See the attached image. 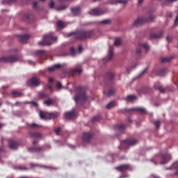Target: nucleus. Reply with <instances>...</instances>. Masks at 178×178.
I'll return each instance as SVG.
<instances>
[{"label": "nucleus", "instance_id": "obj_1", "mask_svg": "<svg viewBox=\"0 0 178 178\" xmlns=\"http://www.w3.org/2000/svg\"><path fill=\"white\" fill-rule=\"evenodd\" d=\"M70 35H75V38L76 40H84L86 39L91 38L93 36V31H79L75 32V33H70Z\"/></svg>", "mask_w": 178, "mask_h": 178}, {"label": "nucleus", "instance_id": "obj_2", "mask_svg": "<svg viewBox=\"0 0 178 178\" xmlns=\"http://www.w3.org/2000/svg\"><path fill=\"white\" fill-rule=\"evenodd\" d=\"M86 99H88V97L86 96V92L84 89L82 88V86L76 87V95H75V102L76 104H81L82 102H86Z\"/></svg>", "mask_w": 178, "mask_h": 178}, {"label": "nucleus", "instance_id": "obj_3", "mask_svg": "<svg viewBox=\"0 0 178 178\" xmlns=\"http://www.w3.org/2000/svg\"><path fill=\"white\" fill-rule=\"evenodd\" d=\"M58 116H60V114L56 112L49 113L43 111H39V118L41 120H54L57 118Z\"/></svg>", "mask_w": 178, "mask_h": 178}, {"label": "nucleus", "instance_id": "obj_4", "mask_svg": "<svg viewBox=\"0 0 178 178\" xmlns=\"http://www.w3.org/2000/svg\"><path fill=\"white\" fill-rule=\"evenodd\" d=\"M56 41V37L52 36L51 34L45 35L43 36V40L39 42L40 46H50L52 42Z\"/></svg>", "mask_w": 178, "mask_h": 178}, {"label": "nucleus", "instance_id": "obj_5", "mask_svg": "<svg viewBox=\"0 0 178 178\" xmlns=\"http://www.w3.org/2000/svg\"><path fill=\"white\" fill-rule=\"evenodd\" d=\"M153 20V15H149V17H138L136 18V20L133 22V26H139L142 24H145L146 22H151Z\"/></svg>", "mask_w": 178, "mask_h": 178}, {"label": "nucleus", "instance_id": "obj_6", "mask_svg": "<svg viewBox=\"0 0 178 178\" xmlns=\"http://www.w3.org/2000/svg\"><path fill=\"white\" fill-rule=\"evenodd\" d=\"M108 12L106 9H101V8H93L92 10H90L88 14H90V15L93 16H99L103 15L104 14H106V13Z\"/></svg>", "mask_w": 178, "mask_h": 178}, {"label": "nucleus", "instance_id": "obj_7", "mask_svg": "<svg viewBox=\"0 0 178 178\" xmlns=\"http://www.w3.org/2000/svg\"><path fill=\"white\" fill-rule=\"evenodd\" d=\"M18 60L19 58L15 56L0 57V62L6 63H13L15 62H17V60Z\"/></svg>", "mask_w": 178, "mask_h": 178}, {"label": "nucleus", "instance_id": "obj_8", "mask_svg": "<svg viewBox=\"0 0 178 178\" xmlns=\"http://www.w3.org/2000/svg\"><path fill=\"white\" fill-rule=\"evenodd\" d=\"M82 74V67L79 65H76L75 68L71 69L67 73V76H73L74 74Z\"/></svg>", "mask_w": 178, "mask_h": 178}, {"label": "nucleus", "instance_id": "obj_9", "mask_svg": "<svg viewBox=\"0 0 178 178\" xmlns=\"http://www.w3.org/2000/svg\"><path fill=\"white\" fill-rule=\"evenodd\" d=\"M142 49L147 51L149 50V46H147V44L145 43H138V47H136V56H140V54L142 53Z\"/></svg>", "mask_w": 178, "mask_h": 178}, {"label": "nucleus", "instance_id": "obj_10", "mask_svg": "<svg viewBox=\"0 0 178 178\" xmlns=\"http://www.w3.org/2000/svg\"><path fill=\"white\" fill-rule=\"evenodd\" d=\"M116 170L121 172L129 171L131 170V165L129 164H122L118 165V167H116Z\"/></svg>", "mask_w": 178, "mask_h": 178}, {"label": "nucleus", "instance_id": "obj_11", "mask_svg": "<svg viewBox=\"0 0 178 178\" xmlns=\"http://www.w3.org/2000/svg\"><path fill=\"white\" fill-rule=\"evenodd\" d=\"M26 85L30 87L38 86H39V79L35 77L30 79V80H28Z\"/></svg>", "mask_w": 178, "mask_h": 178}, {"label": "nucleus", "instance_id": "obj_12", "mask_svg": "<svg viewBox=\"0 0 178 178\" xmlns=\"http://www.w3.org/2000/svg\"><path fill=\"white\" fill-rule=\"evenodd\" d=\"M171 159L172 157L169 154H163V155H161V165L166 164V163Z\"/></svg>", "mask_w": 178, "mask_h": 178}, {"label": "nucleus", "instance_id": "obj_13", "mask_svg": "<svg viewBox=\"0 0 178 178\" xmlns=\"http://www.w3.org/2000/svg\"><path fill=\"white\" fill-rule=\"evenodd\" d=\"M115 74L114 72H112L111 71H108L106 74V82L105 86H108V83L112 81L113 79H114Z\"/></svg>", "mask_w": 178, "mask_h": 178}, {"label": "nucleus", "instance_id": "obj_14", "mask_svg": "<svg viewBox=\"0 0 178 178\" xmlns=\"http://www.w3.org/2000/svg\"><path fill=\"white\" fill-rule=\"evenodd\" d=\"M93 137V134L92 133H84L82 134V141L84 143H90V140Z\"/></svg>", "mask_w": 178, "mask_h": 178}, {"label": "nucleus", "instance_id": "obj_15", "mask_svg": "<svg viewBox=\"0 0 178 178\" xmlns=\"http://www.w3.org/2000/svg\"><path fill=\"white\" fill-rule=\"evenodd\" d=\"M43 147H28V152L30 153H35V152H43Z\"/></svg>", "mask_w": 178, "mask_h": 178}, {"label": "nucleus", "instance_id": "obj_16", "mask_svg": "<svg viewBox=\"0 0 178 178\" xmlns=\"http://www.w3.org/2000/svg\"><path fill=\"white\" fill-rule=\"evenodd\" d=\"M17 38H19V41L21 42V43L24 44L26 42L28 41V39L30 38V35H17Z\"/></svg>", "mask_w": 178, "mask_h": 178}, {"label": "nucleus", "instance_id": "obj_17", "mask_svg": "<svg viewBox=\"0 0 178 178\" xmlns=\"http://www.w3.org/2000/svg\"><path fill=\"white\" fill-rule=\"evenodd\" d=\"M122 143L127 146H133L134 145H136V140L134 139H127L122 141Z\"/></svg>", "mask_w": 178, "mask_h": 178}, {"label": "nucleus", "instance_id": "obj_18", "mask_svg": "<svg viewBox=\"0 0 178 178\" xmlns=\"http://www.w3.org/2000/svg\"><path fill=\"white\" fill-rule=\"evenodd\" d=\"M8 145H10V149H17V145H19V143H17V141H15L13 140H8Z\"/></svg>", "mask_w": 178, "mask_h": 178}, {"label": "nucleus", "instance_id": "obj_19", "mask_svg": "<svg viewBox=\"0 0 178 178\" xmlns=\"http://www.w3.org/2000/svg\"><path fill=\"white\" fill-rule=\"evenodd\" d=\"M109 4L115 5L118 3L120 4H127V0H111L108 1Z\"/></svg>", "mask_w": 178, "mask_h": 178}, {"label": "nucleus", "instance_id": "obj_20", "mask_svg": "<svg viewBox=\"0 0 178 178\" xmlns=\"http://www.w3.org/2000/svg\"><path fill=\"white\" fill-rule=\"evenodd\" d=\"M170 169H172V170H174V174H172V176L178 175V163H174V164H172Z\"/></svg>", "mask_w": 178, "mask_h": 178}, {"label": "nucleus", "instance_id": "obj_21", "mask_svg": "<svg viewBox=\"0 0 178 178\" xmlns=\"http://www.w3.org/2000/svg\"><path fill=\"white\" fill-rule=\"evenodd\" d=\"M28 136H30V138H41L42 136L41 134H39L38 132H28Z\"/></svg>", "mask_w": 178, "mask_h": 178}, {"label": "nucleus", "instance_id": "obj_22", "mask_svg": "<svg viewBox=\"0 0 178 178\" xmlns=\"http://www.w3.org/2000/svg\"><path fill=\"white\" fill-rule=\"evenodd\" d=\"M161 37H163V31H161L159 33H149V38L152 39H158L161 38Z\"/></svg>", "mask_w": 178, "mask_h": 178}, {"label": "nucleus", "instance_id": "obj_23", "mask_svg": "<svg viewBox=\"0 0 178 178\" xmlns=\"http://www.w3.org/2000/svg\"><path fill=\"white\" fill-rule=\"evenodd\" d=\"M65 118L67 120H72L74 118V111H70L67 113H65Z\"/></svg>", "mask_w": 178, "mask_h": 178}, {"label": "nucleus", "instance_id": "obj_24", "mask_svg": "<svg viewBox=\"0 0 178 178\" xmlns=\"http://www.w3.org/2000/svg\"><path fill=\"white\" fill-rule=\"evenodd\" d=\"M113 51H114V47H113V46L109 47H108V58H106V61L112 60Z\"/></svg>", "mask_w": 178, "mask_h": 178}, {"label": "nucleus", "instance_id": "obj_25", "mask_svg": "<svg viewBox=\"0 0 178 178\" xmlns=\"http://www.w3.org/2000/svg\"><path fill=\"white\" fill-rule=\"evenodd\" d=\"M22 96V93L19 91H17V90L11 91V97L17 98V97H20Z\"/></svg>", "mask_w": 178, "mask_h": 178}, {"label": "nucleus", "instance_id": "obj_26", "mask_svg": "<svg viewBox=\"0 0 178 178\" xmlns=\"http://www.w3.org/2000/svg\"><path fill=\"white\" fill-rule=\"evenodd\" d=\"M22 20L26 22H30L31 21V14L30 13L24 14V17H22Z\"/></svg>", "mask_w": 178, "mask_h": 178}, {"label": "nucleus", "instance_id": "obj_27", "mask_svg": "<svg viewBox=\"0 0 178 178\" xmlns=\"http://www.w3.org/2000/svg\"><path fill=\"white\" fill-rule=\"evenodd\" d=\"M58 69H60V65L56 64V65H52L51 67H49V68H47V71L52 72H54V70Z\"/></svg>", "mask_w": 178, "mask_h": 178}, {"label": "nucleus", "instance_id": "obj_28", "mask_svg": "<svg viewBox=\"0 0 178 178\" xmlns=\"http://www.w3.org/2000/svg\"><path fill=\"white\" fill-rule=\"evenodd\" d=\"M71 13H73V15H79V14L80 13V8L79 7H75L72 9H71Z\"/></svg>", "mask_w": 178, "mask_h": 178}, {"label": "nucleus", "instance_id": "obj_29", "mask_svg": "<svg viewBox=\"0 0 178 178\" xmlns=\"http://www.w3.org/2000/svg\"><path fill=\"white\" fill-rule=\"evenodd\" d=\"M130 111H138V112L142 113H145V109H144L143 108H140V107H136V108H131Z\"/></svg>", "mask_w": 178, "mask_h": 178}, {"label": "nucleus", "instance_id": "obj_30", "mask_svg": "<svg viewBox=\"0 0 178 178\" xmlns=\"http://www.w3.org/2000/svg\"><path fill=\"white\" fill-rule=\"evenodd\" d=\"M155 88V90H159V92L161 93H164V91H165V89L164 88H163V86H161L159 85H155L154 86H153Z\"/></svg>", "mask_w": 178, "mask_h": 178}, {"label": "nucleus", "instance_id": "obj_31", "mask_svg": "<svg viewBox=\"0 0 178 178\" xmlns=\"http://www.w3.org/2000/svg\"><path fill=\"white\" fill-rule=\"evenodd\" d=\"M65 24H63V22H62V20H58L56 21V27L58 29H63V27H65Z\"/></svg>", "mask_w": 178, "mask_h": 178}, {"label": "nucleus", "instance_id": "obj_32", "mask_svg": "<svg viewBox=\"0 0 178 178\" xmlns=\"http://www.w3.org/2000/svg\"><path fill=\"white\" fill-rule=\"evenodd\" d=\"M116 129L118 130L120 132H123L125 130V124H121L116 125Z\"/></svg>", "mask_w": 178, "mask_h": 178}, {"label": "nucleus", "instance_id": "obj_33", "mask_svg": "<svg viewBox=\"0 0 178 178\" xmlns=\"http://www.w3.org/2000/svg\"><path fill=\"white\" fill-rule=\"evenodd\" d=\"M17 0H3L2 1V4L4 5H11L15 3V2H16Z\"/></svg>", "mask_w": 178, "mask_h": 178}, {"label": "nucleus", "instance_id": "obj_34", "mask_svg": "<svg viewBox=\"0 0 178 178\" xmlns=\"http://www.w3.org/2000/svg\"><path fill=\"white\" fill-rule=\"evenodd\" d=\"M170 60H172V57H165V58H161V63H170Z\"/></svg>", "mask_w": 178, "mask_h": 178}, {"label": "nucleus", "instance_id": "obj_35", "mask_svg": "<svg viewBox=\"0 0 178 178\" xmlns=\"http://www.w3.org/2000/svg\"><path fill=\"white\" fill-rule=\"evenodd\" d=\"M28 127H30L31 129H35L41 128V126L38 125L37 124L32 123V124H28Z\"/></svg>", "mask_w": 178, "mask_h": 178}, {"label": "nucleus", "instance_id": "obj_36", "mask_svg": "<svg viewBox=\"0 0 178 178\" xmlns=\"http://www.w3.org/2000/svg\"><path fill=\"white\" fill-rule=\"evenodd\" d=\"M115 106V102L112 101L109 102L108 104H106V109H111L112 108H114Z\"/></svg>", "mask_w": 178, "mask_h": 178}, {"label": "nucleus", "instance_id": "obj_37", "mask_svg": "<svg viewBox=\"0 0 178 178\" xmlns=\"http://www.w3.org/2000/svg\"><path fill=\"white\" fill-rule=\"evenodd\" d=\"M44 104H45L47 106H50L51 105H54V103H53L52 99H47L45 102H43Z\"/></svg>", "mask_w": 178, "mask_h": 178}, {"label": "nucleus", "instance_id": "obj_38", "mask_svg": "<svg viewBox=\"0 0 178 178\" xmlns=\"http://www.w3.org/2000/svg\"><path fill=\"white\" fill-rule=\"evenodd\" d=\"M164 74H166V68H163L159 70V72H158V75L160 76H163Z\"/></svg>", "mask_w": 178, "mask_h": 178}, {"label": "nucleus", "instance_id": "obj_39", "mask_svg": "<svg viewBox=\"0 0 178 178\" xmlns=\"http://www.w3.org/2000/svg\"><path fill=\"white\" fill-rule=\"evenodd\" d=\"M120 44H122V39L120 38H116V40L114 41V45L118 47Z\"/></svg>", "mask_w": 178, "mask_h": 178}, {"label": "nucleus", "instance_id": "obj_40", "mask_svg": "<svg viewBox=\"0 0 178 178\" xmlns=\"http://www.w3.org/2000/svg\"><path fill=\"white\" fill-rule=\"evenodd\" d=\"M136 97L134 95H128L127 96V102H133V100L136 99Z\"/></svg>", "mask_w": 178, "mask_h": 178}, {"label": "nucleus", "instance_id": "obj_41", "mask_svg": "<svg viewBox=\"0 0 178 178\" xmlns=\"http://www.w3.org/2000/svg\"><path fill=\"white\" fill-rule=\"evenodd\" d=\"M153 124L155 125V129H159V127L161 126V122L159 120L154 121L153 122Z\"/></svg>", "mask_w": 178, "mask_h": 178}, {"label": "nucleus", "instance_id": "obj_42", "mask_svg": "<svg viewBox=\"0 0 178 178\" xmlns=\"http://www.w3.org/2000/svg\"><path fill=\"white\" fill-rule=\"evenodd\" d=\"M105 93L106 94V96H112V95H114V90H108V92H105Z\"/></svg>", "mask_w": 178, "mask_h": 178}, {"label": "nucleus", "instance_id": "obj_43", "mask_svg": "<svg viewBox=\"0 0 178 178\" xmlns=\"http://www.w3.org/2000/svg\"><path fill=\"white\" fill-rule=\"evenodd\" d=\"M74 54H76V52H74V49L73 47L70 48V53H68V55L74 56Z\"/></svg>", "mask_w": 178, "mask_h": 178}, {"label": "nucleus", "instance_id": "obj_44", "mask_svg": "<svg viewBox=\"0 0 178 178\" xmlns=\"http://www.w3.org/2000/svg\"><path fill=\"white\" fill-rule=\"evenodd\" d=\"M177 0H165V3L163 4V6H166V4L172 3L173 2L177 1Z\"/></svg>", "mask_w": 178, "mask_h": 178}, {"label": "nucleus", "instance_id": "obj_45", "mask_svg": "<svg viewBox=\"0 0 178 178\" xmlns=\"http://www.w3.org/2000/svg\"><path fill=\"white\" fill-rule=\"evenodd\" d=\"M101 24H110V19H105V20L101 21Z\"/></svg>", "mask_w": 178, "mask_h": 178}, {"label": "nucleus", "instance_id": "obj_46", "mask_svg": "<svg viewBox=\"0 0 178 178\" xmlns=\"http://www.w3.org/2000/svg\"><path fill=\"white\" fill-rule=\"evenodd\" d=\"M63 10H65V6H64L58 7V8H56V10H58V11Z\"/></svg>", "mask_w": 178, "mask_h": 178}, {"label": "nucleus", "instance_id": "obj_47", "mask_svg": "<svg viewBox=\"0 0 178 178\" xmlns=\"http://www.w3.org/2000/svg\"><path fill=\"white\" fill-rule=\"evenodd\" d=\"M97 121H99V116L93 117V118L92 119V122H97Z\"/></svg>", "mask_w": 178, "mask_h": 178}, {"label": "nucleus", "instance_id": "obj_48", "mask_svg": "<svg viewBox=\"0 0 178 178\" xmlns=\"http://www.w3.org/2000/svg\"><path fill=\"white\" fill-rule=\"evenodd\" d=\"M54 133L56 134V136H58L60 134V128L58 127L56 129H54Z\"/></svg>", "mask_w": 178, "mask_h": 178}, {"label": "nucleus", "instance_id": "obj_49", "mask_svg": "<svg viewBox=\"0 0 178 178\" xmlns=\"http://www.w3.org/2000/svg\"><path fill=\"white\" fill-rule=\"evenodd\" d=\"M54 8V2L51 1V3H49V8Z\"/></svg>", "mask_w": 178, "mask_h": 178}, {"label": "nucleus", "instance_id": "obj_50", "mask_svg": "<svg viewBox=\"0 0 178 178\" xmlns=\"http://www.w3.org/2000/svg\"><path fill=\"white\" fill-rule=\"evenodd\" d=\"M39 165L38 164H34V163H30V167L33 168H36V167H38Z\"/></svg>", "mask_w": 178, "mask_h": 178}, {"label": "nucleus", "instance_id": "obj_51", "mask_svg": "<svg viewBox=\"0 0 178 178\" xmlns=\"http://www.w3.org/2000/svg\"><path fill=\"white\" fill-rule=\"evenodd\" d=\"M56 88L58 89L62 88V83H60V82H58L56 83Z\"/></svg>", "mask_w": 178, "mask_h": 178}, {"label": "nucleus", "instance_id": "obj_52", "mask_svg": "<svg viewBox=\"0 0 178 178\" xmlns=\"http://www.w3.org/2000/svg\"><path fill=\"white\" fill-rule=\"evenodd\" d=\"M17 170H25L26 168L24 167H22V166H17Z\"/></svg>", "mask_w": 178, "mask_h": 178}, {"label": "nucleus", "instance_id": "obj_53", "mask_svg": "<svg viewBox=\"0 0 178 178\" xmlns=\"http://www.w3.org/2000/svg\"><path fill=\"white\" fill-rule=\"evenodd\" d=\"M178 25V15L176 16V20L174 21V26Z\"/></svg>", "mask_w": 178, "mask_h": 178}, {"label": "nucleus", "instance_id": "obj_54", "mask_svg": "<svg viewBox=\"0 0 178 178\" xmlns=\"http://www.w3.org/2000/svg\"><path fill=\"white\" fill-rule=\"evenodd\" d=\"M32 7L33 8V9L37 8V2L36 1H33V3H32Z\"/></svg>", "mask_w": 178, "mask_h": 178}, {"label": "nucleus", "instance_id": "obj_55", "mask_svg": "<svg viewBox=\"0 0 178 178\" xmlns=\"http://www.w3.org/2000/svg\"><path fill=\"white\" fill-rule=\"evenodd\" d=\"M44 54V51H38V55H43Z\"/></svg>", "mask_w": 178, "mask_h": 178}, {"label": "nucleus", "instance_id": "obj_56", "mask_svg": "<svg viewBox=\"0 0 178 178\" xmlns=\"http://www.w3.org/2000/svg\"><path fill=\"white\" fill-rule=\"evenodd\" d=\"M166 41H172V37L171 36H166Z\"/></svg>", "mask_w": 178, "mask_h": 178}, {"label": "nucleus", "instance_id": "obj_57", "mask_svg": "<svg viewBox=\"0 0 178 178\" xmlns=\"http://www.w3.org/2000/svg\"><path fill=\"white\" fill-rule=\"evenodd\" d=\"M128 176L126 174H122V176H120V178H127Z\"/></svg>", "mask_w": 178, "mask_h": 178}, {"label": "nucleus", "instance_id": "obj_58", "mask_svg": "<svg viewBox=\"0 0 178 178\" xmlns=\"http://www.w3.org/2000/svg\"><path fill=\"white\" fill-rule=\"evenodd\" d=\"M30 104H32V106H37V103L35 102H31Z\"/></svg>", "mask_w": 178, "mask_h": 178}, {"label": "nucleus", "instance_id": "obj_59", "mask_svg": "<svg viewBox=\"0 0 178 178\" xmlns=\"http://www.w3.org/2000/svg\"><path fill=\"white\" fill-rule=\"evenodd\" d=\"M45 89L50 90V89H51V87L49 85H47V86H45Z\"/></svg>", "mask_w": 178, "mask_h": 178}, {"label": "nucleus", "instance_id": "obj_60", "mask_svg": "<svg viewBox=\"0 0 178 178\" xmlns=\"http://www.w3.org/2000/svg\"><path fill=\"white\" fill-rule=\"evenodd\" d=\"M41 97L45 98L47 97V95H45L44 93H41Z\"/></svg>", "mask_w": 178, "mask_h": 178}, {"label": "nucleus", "instance_id": "obj_61", "mask_svg": "<svg viewBox=\"0 0 178 178\" xmlns=\"http://www.w3.org/2000/svg\"><path fill=\"white\" fill-rule=\"evenodd\" d=\"M20 106V102H15V106Z\"/></svg>", "mask_w": 178, "mask_h": 178}, {"label": "nucleus", "instance_id": "obj_62", "mask_svg": "<svg viewBox=\"0 0 178 178\" xmlns=\"http://www.w3.org/2000/svg\"><path fill=\"white\" fill-rule=\"evenodd\" d=\"M166 16L171 18L172 17V13H168V15H166Z\"/></svg>", "mask_w": 178, "mask_h": 178}, {"label": "nucleus", "instance_id": "obj_63", "mask_svg": "<svg viewBox=\"0 0 178 178\" xmlns=\"http://www.w3.org/2000/svg\"><path fill=\"white\" fill-rule=\"evenodd\" d=\"M82 51V47L79 46V52Z\"/></svg>", "mask_w": 178, "mask_h": 178}, {"label": "nucleus", "instance_id": "obj_64", "mask_svg": "<svg viewBox=\"0 0 178 178\" xmlns=\"http://www.w3.org/2000/svg\"><path fill=\"white\" fill-rule=\"evenodd\" d=\"M153 178H161L160 177L157 176V175H152Z\"/></svg>", "mask_w": 178, "mask_h": 178}]
</instances>
